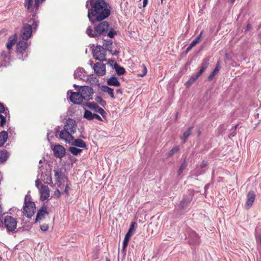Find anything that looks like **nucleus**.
<instances>
[{
	"mask_svg": "<svg viewBox=\"0 0 261 261\" xmlns=\"http://www.w3.org/2000/svg\"><path fill=\"white\" fill-rule=\"evenodd\" d=\"M55 195L58 198L61 196V192L58 189H57L55 191Z\"/></svg>",
	"mask_w": 261,
	"mask_h": 261,
	"instance_id": "6e6d98bb",
	"label": "nucleus"
},
{
	"mask_svg": "<svg viewBox=\"0 0 261 261\" xmlns=\"http://www.w3.org/2000/svg\"><path fill=\"white\" fill-rule=\"evenodd\" d=\"M85 105L89 109L94 110V111H95V110L96 109V107H97L98 106V105L94 102H87L86 103Z\"/></svg>",
	"mask_w": 261,
	"mask_h": 261,
	"instance_id": "79ce46f5",
	"label": "nucleus"
},
{
	"mask_svg": "<svg viewBox=\"0 0 261 261\" xmlns=\"http://www.w3.org/2000/svg\"><path fill=\"white\" fill-rule=\"evenodd\" d=\"M28 43L25 41H20L16 45V50L18 54L19 59L24 60L27 56V49L28 48Z\"/></svg>",
	"mask_w": 261,
	"mask_h": 261,
	"instance_id": "423d86ee",
	"label": "nucleus"
},
{
	"mask_svg": "<svg viewBox=\"0 0 261 261\" xmlns=\"http://www.w3.org/2000/svg\"><path fill=\"white\" fill-rule=\"evenodd\" d=\"M1 57L3 58H6L8 57V55L6 51H3L1 53Z\"/></svg>",
	"mask_w": 261,
	"mask_h": 261,
	"instance_id": "680f3d73",
	"label": "nucleus"
},
{
	"mask_svg": "<svg viewBox=\"0 0 261 261\" xmlns=\"http://www.w3.org/2000/svg\"><path fill=\"white\" fill-rule=\"evenodd\" d=\"M69 189V186L68 184H66L65 189L64 190V193H65L67 195H68V190Z\"/></svg>",
	"mask_w": 261,
	"mask_h": 261,
	"instance_id": "13d9d810",
	"label": "nucleus"
},
{
	"mask_svg": "<svg viewBox=\"0 0 261 261\" xmlns=\"http://www.w3.org/2000/svg\"><path fill=\"white\" fill-rule=\"evenodd\" d=\"M94 114V113H92L91 111L86 110L84 113V118L88 120H93Z\"/></svg>",
	"mask_w": 261,
	"mask_h": 261,
	"instance_id": "72a5a7b5",
	"label": "nucleus"
},
{
	"mask_svg": "<svg viewBox=\"0 0 261 261\" xmlns=\"http://www.w3.org/2000/svg\"><path fill=\"white\" fill-rule=\"evenodd\" d=\"M39 183H40V180L39 179H37L35 181V186L39 189Z\"/></svg>",
	"mask_w": 261,
	"mask_h": 261,
	"instance_id": "338daca9",
	"label": "nucleus"
},
{
	"mask_svg": "<svg viewBox=\"0 0 261 261\" xmlns=\"http://www.w3.org/2000/svg\"><path fill=\"white\" fill-rule=\"evenodd\" d=\"M77 127V123L74 119L68 118L65 122L64 128L68 130L71 133H74L76 132Z\"/></svg>",
	"mask_w": 261,
	"mask_h": 261,
	"instance_id": "9d476101",
	"label": "nucleus"
},
{
	"mask_svg": "<svg viewBox=\"0 0 261 261\" xmlns=\"http://www.w3.org/2000/svg\"><path fill=\"white\" fill-rule=\"evenodd\" d=\"M0 126L4 127L6 122V118L2 114H0Z\"/></svg>",
	"mask_w": 261,
	"mask_h": 261,
	"instance_id": "a18cd8bd",
	"label": "nucleus"
},
{
	"mask_svg": "<svg viewBox=\"0 0 261 261\" xmlns=\"http://www.w3.org/2000/svg\"><path fill=\"white\" fill-rule=\"evenodd\" d=\"M187 165H188V164L186 162V157L178 170L177 173H178V175H180L182 173L183 171L187 167Z\"/></svg>",
	"mask_w": 261,
	"mask_h": 261,
	"instance_id": "f704fd0d",
	"label": "nucleus"
},
{
	"mask_svg": "<svg viewBox=\"0 0 261 261\" xmlns=\"http://www.w3.org/2000/svg\"><path fill=\"white\" fill-rule=\"evenodd\" d=\"M68 150L73 155H77L80 154L82 150L79 148H77L75 147H70L68 148Z\"/></svg>",
	"mask_w": 261,
	"mask_h": 261,
	"instance_id": "473e14b6",
	"label": "nucleus"
},
{
	"mask_svg": "<svg viewBox=\"0 0 261 261\" xmlns=\"http://www.w3.org/2000/svg\"><path fill=\"white\" fill-rule=\"evenodd\" d=\"M190 242L191 244L197 246L200 244V240L198 234L195 231H192L190 234Z\"/></svg>",
	"mask_w": 261,
	"mask_h": 261,
	"instance_id": "aec40b11",
	"label": "nucleus"
},
{
	"mask_svg": "<svg viewBox=\"0 0 261 261\" xmlns=\"http://www.w3.org/2000/svg\"><path fill=\"white\" fill-rule=\"evenodd\" d=\"M93 119H96L99 121H102L101 117L99 115L95 113L93 115Z\"/></svg>",
	"mask_w": 261,
	"mask_h": 261,
	"instance_id": "5fc2aeb1",
	"label": "nucleus"
},
{
	"mask_svg": "<svg viewBox=\"0 0 261 261\" xmlns=\"http://www.w3.org/2000/svg\"><path fill=\"white\" fill-rule=\"evenodd\" d=\"M194 46L193 45L191 46V44H190V45H189V46L186 48V53H188L189 51H190L191 50V49H192V47H193Z\"/></svg>",
	"mask_w": 261,
	"mask_h": 261,
	"instance_id": "e2e57ef3",
	"label": "nucleus"
},
{
	"mask_svg": "<svg viewBox=\"0 0 261 261\" xmlns=\"http://www.w3.org/2000/svg\"><path fill=\"white\" fill-rule=\"evenodd\" d=\"M3 113L5 114L6 116H7V115H9V109L7 107H5V111Z\"/></svg>",
	"mask_w": 261,
	"mask_h": 261,
	"instance_id": "0e129e2a",
	"label": "nucleus"
},
{
	"mask_svg": "<svg viewBox=\"0 0 261 261\" xmlns=\"http://www.w3.org/2000/svg\"><path fill=\"white\" fill-rule=\"evenodd\" d=\"M40 3H42V2L39 1V0H35V4L34 5V7L35 9V11L38 10V7H39V4Z\"/></svg>",
	"mask_w": 261,
	"mask_h": 261,
	"instance_id": "3c124183",
	"label": "nucleus"
},
{
	"mask_svg": "<svg viewBox=\"0 0 261 261\" xmlns=\"http://www.w3.org/2000/svg\"><path fill=\"white\" fill-rule=\"evenodd\" d=\"M73 133H71V132H69V136H68V138L67 139H66V142L68 143H72V141H74V137L73 136H72V134Z\"/></svg>",
	"mask_w": 261,
	"mask_h": 261,
	"instance_id": "49530a36",
	"label": "nucleus"
},
{
	"mask_svg": "<svg viewBox=\"0 0 261 261\" xmlns=\"http://www.w3.org/2000/svg\"><path fill=\"white\" fill-rule=\"evenodd\" d=\"M95 100L102 107H105V106L107 105L106 101L103 100L101 96H97L95 98Z\"/></svg>",
	"mask_w": 261,
	"mask_h": 261,
	"instance_id": "e433bc0d",
	"label": "nucleus"
},
{
	"mask_svg": "<svg viewBox=\"0 0 261 261\" xmlns=\"http://www.w3.org/2000/svg\"><path fill=\"white\" fill-rule=\"evenodd\" d=\"M236 130H233L232 129V132L229 134V137L230 138L231 137H234V136H236Z\"/></svg>",
	"mask_w": 261,
	"mask_h": 261,
	"instance_id": "052dcab7",
	"label": "nucleus"
},
{
	"mask_svg": "<svg viewBox=\"0 0 261 261\" xmlns=\"http://www.w3.org/2000/svg\"><path fill=\"white\" fill-rule=\"evenodd\" d=\"M255 235L257 243L261 244V229L256 227L255 231Z\"/></svg>",
	"mask_w": 261,
	"mask_h": 261,
	"instance_id": "c9c22d12",
	"label": "nucleus"
},
{
	"mask_svg": "<svg viewBox=\"0 0 261 261\" xmlns=\"http://www.w3.org/2000/svg\"><path fill=\"white\" fill-rule=\"evenodd\" d=\"M8 138L7 132L3 130L0 133V147L4 145Z\"/></svg>",
	"mask_w": 261,
	"mask_h": 261,
	"instance_id": "393cba45",
	"label": "nucleus"
},
{
	"mask_svg": "<svg viewBox=\"0 0 261 261\" xmlns=\"http://www.w3.org/2000/svg\"><path fill=\"white\" fill-rule=\"evenodd\" d=\"M137 225V223L135 222H132L130 224L128 231L125 236L123 242V250H124L127 247L129 239L133 234V231L134 230L135 226Z\"/></svg>",
	"mask_w": 261,
	"mask_h": 261,
	"instance_id": "9b49d317",
	"label": "nucleus"
},
{
	"mask_svg": "<svg viewBox=\"0 0 261 261\" xmlns=\"http://www.w3.org/2000/svg\"><path fill=\"white\" fill-rule=\"evenodd\" d=\"M85 82H98V80H96V75L95 74L87 75Z\"/></svg>",
	"mask_w": 261,
	"mask_h": 261,
	"instance_id": "a19ab883",
	"label": "nucleus"
},
{
	"mask_svg": "<svg viewBox=\"0 0 261 261\" xmlns=\"http://www.w3.org/2000/svg\"><path fill=\"white\" fill-rule=\"evenodd\" d=\"M48 214V212L47 210V205L44 203L37 212L35 223H36L41 220L44 219V215Z\"/></svg>",
	"mask_w": 261,
	"mask_h": 261,
	"instance_id": "f8f14e48",
	"label": "nucleus"
},
{
	"mask_svg": "<svg viewBox=\"0 0 261 261\" xmlns=\"http://www.w3.org/2000/svg\"><path fill=\"white\" fill-rule=\"evenodd\" d=\"M40 200L42 201L47 199L49 197V189L47 186L42 185L39 188Z\"/></svg>",
	"mask_w": 261,
	"mask_h": 261,
	"instance_id": "4468645a",
	"label": "nucleus"
},
{
	"mask_svg": "<svg viewBox=\"0 0 261 261\" xmlns=\"http://www.w3.org/2000/svg\"><path fill=\"white\" fill-rule=\"evenodd\" d=\"M179 150V146L176 145L174 146L168 152V156L169 157L172 156L175 153H177Z\"/></svg>",
	"mask_w": 261,
	"mask_h": 261,
	"instance_id": "4c0bfd02",
	"label": "nucleus"
},
{
	"mask_svg": "<svg viewBox=\"0 0 261 261\" xmlns=\"http://www.w3.org/2000/svg\"><path fill=\"white\" fill-rule=\"evenodd\" d=\"M116 34V32L113 29H111L108 33V36L110 38H113Z\"/></svg>",
	"mask_w": 261,
	"mask_h": 261,
	"instance_id": "de8ad7c7",
	"label": "nucleus"
},
{
	"mask_svg": "<svg viewBox=\"0 0 261 261\" xmlns=\"http://www.w3.org/2000/svg\"><path fill=\"white\" fill-rule=\"evenodd\" d=\"M113 56H117L119 54V51L118 50H115L114 51L113 50L112 51V53H110Z\"/></svg>",
	"mask_w": 261,
	"mask_h": 261,
	"instance_id": "69168bd1",
	"label": "nucleus"
},
{
	"mask_svg": "<svg viewBox=\"0 0 261 261\" xmlns=\"http://www.w3.org/2000/svg\"><path fill=\"white\" fill-rule=\"evenodd\" d=\"M255 198V194L253 191L250 190L247 195V201L245 204V207L249 209L252 205Z\"/></svg>",
	"mask_w": 261,
	"mask_h": 261,
	"instance_id": "a211bd4d",
	"label": "nucleus"
},
{
	"mask_svg": "<svg viewBox=\"0 0 261 261\" xmlns=\"http://www.w3.org/2000/svg\"><path fill=\"white\" fill-rule=\"evenodd\" d=\"M207 165V162H205V161H203L201 163V165H200V168H203L205 167Z\"/></svg>",
	"mask_w": 261,
	"mask_h": 261,
	"instance_id": "bf43d9fd",
	"label": "nucleus"
},
{
	"mask_svg": "<svg viewBox=\"0 0 261 261\" xmlns=\"http://www.w3.org/2000/svg\"><path fill=\"white\" fill-rule=\"evenodd\" d=\"M33 0H25L24 6L28 10L32 8Z\"/></svg>",
	"mask_w": 261,
	"mask_h": 261,
	"instance_id": "c03bdc74",
	"label": "nucleus"
},
{
	"mask_svg": "<svg viewBox=\"0 0 261 261\" xmlns=\"http://www.w3.org/2000/svg\"><path fill=\"white\" fill-rule=\"evenodd\" d=\"M114 69L119 75H122L125 71V69L119 65L117 63H115L114 64Z\"/></svg>",
	"mask_w": 261,
	"mask_h": 261,
	"instance_id": "c756f323",
	"label": "nucleus"
},
{
	"mask_svg": "<svg viewBox=\"0 0 261 261\" xmlns=\"http://www.w3.org/2000/svg\"><path fill=\"white\" fill-rule=\"evenodd\" d=\"M86 34L90 37H97V35L95 34V30L93 33V31L91 28V27H89L86 30Z\"/></svg>",
	"mask_w": 261,
	"mask_h": 261,
	"instance_id": "58836bf2",
	"label": "nucleus"
},
{
	"mask_svg": "<svg viewBox=\"0 0 261 261\" xmlns=\"http://www.w3.org/2000/svg\"><path fill=\"white\" fill-rule=\"evenodd\" d=\"M192 200V196L191 195L184 196L179 204V207L181 210L186 209Z\"/></svg>",
	"mask_w": 261,
	"mask_h": 261,
	"instance_id": "2eb2a0df",
	"label": "nucleus"
},
{
	"mask_svg": "<svg viewBox=\"0 0 261 261\" xmlns=\"http://www.w3.org/2000/svg\"><path fill=\"white\" fill-rule=\"evenodd\" d=\"M28 195L25 196L23 206V211L22 212L23 215L28 218H31L35 214L36 210V205L34 202L31 200L27 201Z\"/></svg>",
	"mask_w": 261,
	"mask_h": 261,
	"instance_id": "7ed1b4c3",
	"label": "nucleus"
},
{
	"mask_svg": "<svg viewBox=\"0 0 261 261\" xmlns=\"http://www.w3.org/2000/svg\"><path fill=\"white\" fill-rule=\"evenodd\" d=\"M94 72L98 75H103L106 72V65L101 63H96L93 67Z\"/></svg>",
	"mask_w": 261,
	"mask_h": 261,
	"instance_id": "6ab92c4d",
	"label": "nucleus"
},
{
	"mask_svg": "<svg viewBox=\"0 0 261 261\" xmlns=\"http://www.w3.org/2000/svg\"><path fill=\"white\" fill-rule=\"evenodd\" d=\"M193 128L194 126H190L184 133L182 137H181V139L182 140L184 143L186 142L188 138L191 135Z\"/></svg>",
	"mask_w": 261,
	"mask_h": 261,
	"instance_id": "cd10ccee",
	"label": "nucleus"
},
{
	"mask_svg": "<svg viewBox=\"0 0 261 261\" xmlns=\"http://www.w3.org/2000/svg\"><path fill=\"white\" fill-rule=\"evenodd\" d=\"M93 58L96 60L103 61L106 60V53L104 48L100 45H97L92 50Z\"/></svg>",
	"mask_w": 261,
	"mask_h": 261,
	"instance_id": "39448f33",
	"label": "nucleus"
},
{
	"mask_svg": "<svg viewBox=\"0 0 261 261\" xmlns=\"http://www.w3.org/2000/svg\"><path fill=\"white\" fill-rule=\"evenodd\" d=\"M69 98L70 101L75 105L81 104L84 99L79 91L71 93Z\"/></svg>",
	"mask_w": 261,
	"mask_h": 261,
	"instance_id": "f3484780",
	"label": "nucleus"
},
{
	"mask_svg": "<svg viewBox=\"0 0 261 261\" xmlns=\"http://www.w3.org/2000/svg\"><path fill=\"white\" fill-rule=\"evenodd\" d=\"M220 62L219 61H218L216 65L215 69L213 70V71L211 72V73L210 74V75L208 77V79L209 80H212L214 77L215 76V75L219 72V71L220 69Z\"/></svg>",
	"mask_w": 261,
	"mask_h": 261,
	"instance_id": "a878e982",
	"label": "nucleus"
},
{
	"mask_svg": "<svg viewBox=\"0 0 261 261\" xmlns=\"http://www.w3.org/2000/svg\"><path fill=\"white\" fill-rule=\"evenodd\" d=\"M142 67H143V71H142V73H140V74H138V75L140 76H144L146 73H147V68L146 67V66L143 64L142 65Z\"/></svg>",
	"mask_w": 261,
	"mask_h": 261,
	"instance_id": "09e8293b",
	"label": "nucleus"
},
{
	"mask_svg": "<svg viewBox=\"0 0 261 261\" xmlns=\"http://www.w3.org/2000/svg\"><path fill=\"white\" fill-rule=\"evenodd\" d=\"M79 92L84 99L88 101L92 99L93 90L91 87L88 86H82L79 89Z\"/></svg>",
	"mask_w": 261,
	"mask_h": 261,
	"instance_id": "0eeeda50",
	"label": "nucleus"
},
{
	"mask_svg": "<svg viewBox=\"0 0 261 261\" xmlns=\"http://www.w3.org/2000/svg\"><path fill=\"white\" fill-rule=\"evenodd\" d=\"M112 45L113 43L112 40H104L103 44V47L105 50H108L110 53H112Z\"/></svg>",
	"mask_w": 261,
	"mask_h": 261,
	"instance_id": "c85d7f7f",
	"label": "nucleus"
},
{
	"mask_svg": "<svg viewBox=\"0 0 261 261\" xmlns=\"http://www.w3.org/2000/svg\"><path fill=\"white\" fill-rule=\"evenodd\" d=\"M48 225L44 224L40 226V229L42 231H46L48 229Z\"/></svg>",
	"mask_w": 261,
	"mask_h": 261,
	"instance_id": "8fccbe9b",
	"label": "nucleus"
},
{
	"mask_svg": "<svg viewBox=\"0 0 261 261\" xmlns=\"http://www.w3.org/2000/svg\"><path fill=\"white\" fill-rule=\"evenodd\" d=\"M116 92L117 94H120V95L122 94V90L121 89H117L116 90Z\"/></svg>",
	"mask_w": 261,
	"mask_h": 261,
	"instance_id": "774afa93",
	"label": "nucleus"
},
{
	"mask_svg": "<svg viewBox=\"0 0 261 261\" xmlns=\"http://www.w3.org/2000/svg\"><path fill=\"white\" fill-rule=\"evenodd\" d=\"M69 136V131L66 130L65 129H63L60 132L59 136L61 139L64 140L66 141V139Z\"/></svg>",
	"mask_w": 261,
	"mask_h": 261,
	"instance_id": "2f4dec72",
	"label": "nucleus"
},
{
	"mask_svg": "<svg viewBox=\"0 0 261 261\" xmlns=\"http://www.w3.org/2000/svg\"><path fill=\"white\" fill-rule=\"evenodd\" d=\"M44 180L46 181L44 182L45 184H49L52 182V178L50 174H45L44 176Z\"/></svg>",
	"mask_w": 261,
	"mask_h": 261,
	"instance_id": "37998d69",
	"label": "nucleus"
},
{
	"mask_svg": "<svg viewBox=\"0 0 261 261\" xmlns=\"http://www.w3.org/2000/svg\"><path fill=\"white\" fill-rule=\"evenodd\" d=\"M5 105L0 102V114H2L5 111Z\"/></svg>",
	"mask_w": 261,
	"mask_h": 261,
	"instance_id": "603ef678",
	"label": "nucleus"
},
{
	"mask_svg": "<svg viewBox=\"0 0 261 261\" xmlns=\"http://www.w3.org/2000/svg\"><path fill=\"white\" fill-rule=\"evenodd\" d=\"M54 155L58 158L62 159L66 153L65 148L60 144L55 145L53 148Z\"/></svg>",
	"mask_w": 261,
	"mask_h": 261,
	"instance_id": "ddd939ff",
	"label": "nucleus"
},
{
	"mask_svg": "<svg viewBox=\"0 0 261 261\" xmlns=\"http://www.w3.org/2000/svg\"><path fill=\"white\" fill-rule=\"evenodd\" d=\"M9 156V154L7 150H0V163H3L6 162Z\"/></svg>",
	"mask_w": 261,
	"mask_h": 261,
	"instance_id": "bb28decb",
	"label": "nucleus"
},
{
	"mask_svg": "<svg viewBox=\"0 0 261 261\" xmlns=\"http://www.w3.org/2000/svg\"><path fill=\"white\" fill-rule=\"evenodd\" d=\"M94 112L100 114L103 117H105L107 114L105 111L98 105L96 107V109Z\"/></svg>",
	"mask_w": 261,
	"mask_h": 261,
	"instance_id": "ea45409f",
	"label": "nucleus"
},
{
	"mask_svg": "<svg viewBox=\"0 0 261 261\" xmlns=\"http://www.w3.org/2000/svg\"><path fill=\"white\" fill-rule=\"evenodd\" d=\"M2 224L5 225L8 232H13L17 226V221L16 219L10 216L5 217L4 220L1 221Z\"/></svg>",
	"mask_w": 261,
	"mask_h": 261,
	"instance_id": "20e7f679",
	"label": "nucleus"
},
{
	"mask_svg": "<svg viewBox=\"0 0 261 261\" xmlns=\"http://www.w3.org/2000/svg\"><path fill=\"white\" fill-rule=\"evenodd\" d=\"M17 40V35L15 34L14 36L9 37L8 42L6 44V46L9 50L12 49V46L16 43Z\"/></svg>",
	"mask_w": 261,
	"mask_h": 261,
	"instance_id": "4be33fe9",
	"label": "nucleus"
},
{
	"mask_svg": "<svg viewBox=\"0 0 261 261\" xmlns=\"http://www.w3.org/2000/svg\"><path fill=\"white\" fill-rule=\"evenodd\" d=\"M107 82H118L117 80V77L116 76H112L109 79Z\"/></svg>",
	"mask_w": 261,
	"mask_h": 261,
	"instance_id": "864d4df0",
	"label": "nucleus"
},
{
	"mask_svg": "<svg viewBox=\"0 0 261 261\" xmlns=\"http://www.w3.org/2000/svg\"><path fill=\"white\" fill-rule=\"evenodd\" d=\"M203 33L204 31L202 30L200 32V34L190 43L191 44V46L193 45V46H195L196 45V44H197L201 40L202 36Z\"/></svg>",
	"mask_w": 261,
	"mask_h": 261,
	"instance_id": "7c9ffc66",
	"label": "nucleus"
},
{
	"mask_svg": "<svg viewBox=\"0 0 261 261\" xmlns=\"http://www.w3.org/2000/svg\"><path fill=\"white\" fill-rule=\"evenodd\" d=\"M109 85H112L116 87L120 86V83H107Z\"/></svg>",
	"mask_w": 261,
	"mask_h": 261,
	"instance_id": "4d7b16f0",
	"label": "nucleus"
},
{
	"mask_svg": "<svg viewBox=\"0 0 261 261\" xmlns=\"http://www.w3.org/2000/svg\"><path fill=\"white\" fill-rule=\"evenodd\" d=\"M29 23L24 24L21 31V36L23 40H28L31 37L33 30H36L38 26L39 21L35 19H30Z\"/></svg>",
	"mask_w": 261,
	"mask_h": 261,
	"instance_id": "f03ea898",
	"label": "nucleus"
},
{
	"mask_svg": "<svg viewBox=\"0 0 261 261\" xmlns=\"http://www.w3.org/2000/svg\"><path fill=\"white\" fill-rule=\"evenodd\" d=\"M100 89L102 91L108 93L111 98H115L113 89L106 85L101 86Z\"/></svg>",
	"mask_w": 261,
	"mask_h": 261,
	"instance_id": "b1692460",
	"label": "nucleus"
},
{
	"mask_svg": "<svg viewBox=\"0 0 261 261\" xmlns=\"http://www.w3.org/2000/svg\"><path fill=\"white\" fill-rule=\"evenodd\" d=\"M55 171V177L56 179L57 183L58 184H61V180L64 181V180H67V177L62 172L60 169V171L54 170Z\"/></svg>",
	"mask_w": 261,
	"mask_h": 261,
	"instance_id": "412c9836",
	"label": "nucleus"
},
{
	"mask_svg": "<svg viewBox=\"0 0 261 261\" xmlns=\"http://www.w3.org/2000/svg\"><path fill=\"white\" fill-rule=\"evenodd\" d=\"M210 57H207L203 60L202 62L201 65V67H200V70L198 71V72L195 75H193L192 76L191 79H192L193 82L197 80L198 78L202 75L203 72L208 67V66L209 63H210Z\"/></svg>",
	"mask_w": 261,
	"mask_h": 261,
	"instance_id": "6e6552de",
	"label": "nucleus"
},
{
	"mask_svg": "<svg viewBox=\"0 0 261 261\" xmlns=\"http://www.w3.org/2000/svg\"><path fill=\"white\" fill-rule=\"evenodd\" d=\"M71 145L80 148H84L86 147V143L83 140L80 139L74 140V141L72 142Z\"/></svg>",
	"mask_w": 261,
	"mask_h": 261,
	"instance_id": "5701e85b",
	"label": "nucleus"
},
{
	"mask_svg": "<svg viewBox=\"0 0 261 261\" xmlns=\"http://www.w3.org/2000/svg\"><path fill=\"white\" fill-rule=\"evenodd\" d=\"M109 24L107 21H102L99 23L95 27V34H97V37L101 35L105 34L108 31Z\"/></svg>",
	"mask_w": 261,
	"mask_h": 261,
	"instance_id": "1a4fd4ad",
	"label": "nucleus"
},
{
	"mask_svg": "<svg viewBox=\"0 0 261 261\" xmlns=\"http://www.w3.org/2000/svg\"><path fill=\"white\" fill-rule=\"evenodd\" d=\"M87 76L86 72L83 68L79 67L75 71L74 73V79L81 81L82 80L85 82L86 77Z\"/></svg>",
	"mask_w": 261,
	"mask_h": 261,
	"instance_id": "dca6fc26",
	"label": "nucleus"
},
{
	"mask_svg": "<svg viewBox=\"0 0 261 261\" xmlns=\"http://www.w3.org/2000/svg\"><path fill=\"white\" fill-rule=\"evenodd\" d=\"M86 8L87 16L92 24L107 18L111 14V7L105 0H87Z\"/></svg>",
	"mask_w": 261,
	"mask_h": 261,
	"instance_id": "f257e3e1",
	"label": "nucleus"
}]
</instances>
